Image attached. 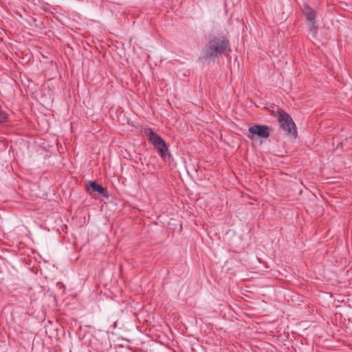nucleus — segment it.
<instances>
[{
    "label": "nucleus",
    "instance_id": "obj_1",
    "mask_svg": "<svg viewBox=\"0 0 352 352\" xmlns=\"http://www.w3.org/2000/svg\"><path fill=\"white\" fill-rule=\"evenodd\" d=\"M230 50L229 39L225 36H214L210 40L203 49L200 58L210 60L218 58Z\"/></svg>",
    "mask_w": 352,
    "mask_h": 352
},
{
    "label": "nucleus",
    "instance_id": "obj_2",
    "mask_svg": "<svg viewBox=\"0 0 352 352\" xmlns=\"http://www.w3.org/2000/svg\"><path fill=\"white\" fill-rule=\"evenodd\" d=\"M276 113L278 114V122L280 127L287 134L292 135L294 138L297 136V129L292 117L283 109L277 107Z\"/></svg>",
    "mask_w": 352,
    "mask_h": 352
},
{
    "label": "nucleus",
    "instance_id": "obj_3",
    "mask_svg": "<svg viewBox=\"0 0 352 352\" xmlns=\"http://www.w3.org/2000/svg\"><path fill=\"white\" fill-rule=\"evenodd\" d=\"M302 11L305 15L310 26V32L312 36H316L318 30V25L316 21V12L313 10L307 3H304L302 7Z\"/></svg>",
    "mask_w": 352,
    "mask_h": 352
},
{
    "label": "nucleus",
    "instance_id": "obj_4",
    "mask_svg": "<svg viewBox=\"0 0 352 352\" xmlns=\"http://www.w3.org/2000/svg\"><path fill=\"white\" fill-rule=\"evenodd\" d=\"M90 348L92 352H108L111 348V343L106 338L94 337L90 340Z\"/></svg>",
    "mask_w": 352,
    "mask_h": 352
},
{
    "label": "nucleus",
    "instance_id": "obj_5",
    "mask_svg": "<svg viewBox=\"0 0 352 352\" xmlns=\"http://www.w3.org/2000/svg\"><path fill=\"white\" fill-rule=\"evenodd\" d=\"M87 192L92 196L100 195L103 197L109 198V195L107 188L98 184L96 182L89 181L86 186Z\"/></svg>",
    "mask_w": 352,
    "mask_h": 352
},
{
    "label": "nucleus",
    "instance_id": "obj_6",
    "mask_svg": "<svg viewBox=\"0 0 352 352\" xmlns=\"http://www.w3.org/2000/svg\"><path fill=\"white\" fill-rule=\"evenodd\" d=\"M248 132L252 135H257L261 138H267L270 136V127L266 125L254 124L248 129Z\"/></svg>",
    "mask_w": 352,
    "mask_h": 352
},
{
    "label": "nucleus",
    "instance_id": "obj_7",
    "mask_svg": "<svg viewBox=\"0 0 352 352\" xmlns=\"http://www.w3.org/2000/svg\"><path fill=\"white\" fill-rule=\"evenodd\" d=\"M155 148L164 162H170V155L164 140L162 141V143H160L159 145L155 146Z\"/></svg>",
    "mask_w": 352,
    "mask_h": 352
},
{
    "label": "nucleus",
    "instance_id": "obj_8",
    "mask_svg": "<svg viewBox=\"0 0 352 352\" xmlns=\"http://www.w3.org/2000/svg\"><path fill=\"white\" fill-rule=\"evenodd\" d=\"M148 135L149 142L154 146H157L160 143H162L164 140L158 134L155 133L151 129H148L146 131Z\"/></svg>",
    "mask_w": 352,
    "mask_h": 352
},
{
    "label": "nucleus",
    "instance_id": "obj_9",
    "mask_svg": "<svg viewBox=\"0 0 352 352\" xmlns=\"http://www.w3.org/2000/svg\"><path fill=\"white\" fill-rule=\"evenodd\" d=\"M8 120V115L6 112L1 111H0V124L5 123Z\"/></svg>",
    "mask_w": 352,
    "mask_h": 352
},
{
    "label": "nucleus",
    "instance_id": "obj_10",
    "mask_svg": "<svg viewBox=\"0 0 352 352\" xmlns=\"http://www.w3.org/2000/svg\"><path fill=\"white\" fill-rule=\"evenodd\" d=\"M272 115H273L274 116H276L277 115L276 114V112L275 111H272V113H271Z\"/></svg>",
    "mask_w": 352,
    "mask_h": 352
}]
</instances>
